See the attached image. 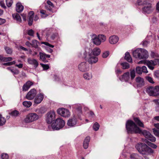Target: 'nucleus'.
Wrapping results in <instances>:
<instances>
[{
	"mask_svg": "<svg viewBox=\"0 0 159 159\" xmlns=\"http://www.w3.org/2000/svg\"><path fill=\"white\" fill-rule=\"evenodd\" d=\"M126 129L128 133L131 134H142L144 137L147 139L151 134L150 132L143 130L142 131L140 129L132 120H128L126 124Z\"/></svg>",
	"mask_w": 159,
	"mask_h": 159,
	"instance_id": "obj_1",
	"label": "nucleus"
},
{
	"mask_svg": "<svg viewBox=\"0 0 159 159\" xmlns=\"http://www.w3.org/2000/svg\"><path fill=\"white\" fill-rule=\"evenodd\" d=\"M135 148L140 153L143 155H150L154 152V151L148 145L142 143H137Z\"/></svg>",
	"mask_w": 159,
	"mask_h": 159,
	"instance_id": "obj_2",
	"label": "nucleus"
},
{
	"mask_svg": "<svg viewBox=\"0 0 159 159\" xmlns=\"http://www.w3.org/2000/svg\"><path fill=\"white\" fill-rule=\"evenodd\" d=\"M135 148L140 153L143 155H150L154 152V151L148 145L142 143H137Z\"/></svg>",
	"mask_w": 159,
	"mask_h": 159,
	"instance_id": "obj_3",
	"label": "nucleus"
},
{
	"mask_svg": "<svg viewBox=\"0 0 159 159\" xmlns=\"http://www.w3.org/2000/svg\"><path fill=\"white\" fill-rule=\"evenodd\" d=\"M65 124L64 120L60 118L56 119L54 122H53L51 126L53 130H58L62 128Z\"/></svg>",
	"mask_w": 159,
	"mask_h": 159,
	"instance_id": "obj_4",
	"label": "nucleus"
},
{
	"mask_svg": "<svg viewBox=\"0 0 159 159\" xmlns=\"http://www.w3.org/2000/svg\"><path fill=\"white\" fill-rule=\"evenodd\" d=\"M89 52L86 51V55L85 57L89 64H93L96 63L98 60V58L93 54H92V50L91 49H89Z\"/></svg>",
	"mask_w": 159,
	"mask_h": 159,
	"instance_id": "obj_5",
	"label": "nucleus"
},
{
	"mask_svg": "<svg viewBox=\"0 0 159 159\" xmlns=\"http://www.w3.org/2000/svg\"><path fill=\"white\" fill-rule=\"evenodd\" d=\"M146 91L150 96H156L159 95V86L148 87L146 89Z\"/></svg>",
	"mask_w": 159,
	"mask_h": 159,
	"instance_id": "obj_6",
	"label": "nucleus"
},
{
	"mask_svg": "<svg viewBox=\"0 0 159 159\" xmlns=\"http://www.w3.org/2000/svg\"><path fill=\"white\" fill-rule=\"evenodd\" d=\"M39 119V116L36 113H32L28 114L24 119L25 123H30L35 121Z\"/></svg>",
	"mask_w": 159,
	"mask_h": 159,
	"instance_id": "obj_7",
	"label": "nucleus"
},
{
	"mask_svg": "<svg viewBox=\"0 0 159 159\" xmlns=\"http://www.w3.org/2000/svg\"><path fill=\"white\" fill-rule=\"evenodd\" d=\"M57 112L58 114L64 117H68L70 116V112L69 111L65 108H59L57 109Z\"/></svg>",
	"mask_w": 159,
	"mask_h": 159,
	"instance_id": "obj_8",
	"label": "nucleus"
},
{
	"mask_svg": "<svg viewBox=\"0 0 159 159\" xmlns=\"http://www.w3.org/2000/svg\"><path fill=\"white\" fill-rule=\"evenodd\" d=\"M46 121L48 124H50L55 118V113L53 111H51L47 114Z\"/></svg>",
	"mask_w": 159,
	"mask_h": 159,
	"instance_id": "obj_9",
	"label": "nucleus"
},
{
	"mask_svg": "<svg viewBox=\"0 0 159 159\" xmlns=\"http://www.w3.org/2000/svg\"><path fill=\"white\" fill-rule=\"evenodd\" d=\"M37 91L34 89H31L26 94L25 98L29 100L33 99L36 95Z\"/></svg>",
	"mask_w": 159,
	"mask_h": 159,
	"instance_id": "obj_10",
	"label": "nucleus"
},
{
	"mask_svg": "<svg viewBox=\"0 0 159 159\" xmlns=\"http://www.w3.org/2000/svg\"><path fill=\"white\" fill-rule=\"evenodd\" d=\"M78 68L82 72L87 71L89 69V64L85 62H81L79 65Z\"/></svg>",
	"mask_w": 159,
	"mask_h": 159,
	"instance_id": "obj_11",
	"label": "nucleus"
},
{
	"mask_svg": "<svg viewBox=\"0 0 159 159\" xmlns=\"http://www.w3.org/2000/svg\"><path fill=\"white\" fill-rule=\"evenodd\" d=\"M77 122V120L75 116H74L68 120L67 125L69 126L74 127L76 125Z\"/></svg>",
	"mask_w": 159,
	"mask_h": 159,
	"instance_id": "obj_12",
	"label": "nucleus"
},
{
	"mask_svg": "<svg viewBox=\"0 0 159 159\" xmlns=\"http://www.w3.org/2000/svg\"><path fill=\"white\" fill-rule=\"evenodd\" d=\"M130 74L127 72L124 73L120 78V80L122 81L128 82L130 79Z\"/></svg>",
	"mask_w": 159,
	"mask_h": 159,
	"instance_id": "obj_13",
	"label": "nucleus"
},
{
	"mask_svg": "<svg viewBox=\"0 0 159 159\" xmlns=\"http://www.w3.org/2000/svg\"><path fill=\"white\" fill-rule=\"evenodd\" d=\"M140 59H146L148 57V52L145 49L140 48Z\"/></svg>",
	"mask_w": 159,
	"mask_h": 159,
	"instance_id": "obj_14",
	"label": "nucleus"
},
{
	"mask_svg": "<svg viewBox=\"0 0 159 159\" xmlns=\"http://www.w3.org/2000/svg\"><path fill=\"white\" fill-rule=\"evenodd\" d=\"M44 98L43 95L42 93L38 94L35 98L34 102L35 103L38 104L42 101Z\"/></svg>",
	"mask_w": 159,
	"mask_h": 159,
	"instance_id": "obj_15",
	"label": "nucleus"
},
{
	"mask_svg": "<svg viewBox=\"0 0 159 159\" xmlns=\"http://www.w3.org/2000/svg\"><path fill=\"white\" fill-rule=\"evenodd\" d=\"M39 54L40 60L44 62H48V61L46 59V58H50V55L41 52H40Z\"/></svg>",
	"mask_w": 159,
	"mask_h": 159,
	"instance_id": "obj_16",
	"label": "nucleus"
},
{
	"mask_svg": "<svg viewBox=\"0 0 159 159\" xmlns=\"http://www.w3.org/2000/svg\"><path fill=\"white\" fill-rule=\"evenodd\" d=\"M146 64L148 67L151 70H153L154 69V66H156L155 59L154 60L147 61Z\"/></svg>",
	"mask_w": 159,
	"mask_h": 159,
	"instance_id": "obj_17",
	"label": "nucleus"
},
{
	"mask_svg": "<svg viewBox=\"0 0 159 159\" xmlns=\"http://www.w3.org/2000/svg\"><path fill=\"white\" fill-rule=\"evenodd\" d=\"M27 61L29 64L34 65V67L35 68L39 65V63L36 59L29 58L27 60Z\"/></svg>",
	"mask_w": 159,
	"mask_h": 159,
	"instance_id": "obj_18",
	"label": "nucleus"
},
{
	"mask_svg": "<svg viewBox=\"0 0 159 159\" xmlns=\"http://www.w3.org/2000/svg\"><path fill=\"white\" fill-rule=\"evenodd\" d=\"M143 11L145 13L149 14L152 11V4L145 6L143 8Z\"/></svg>",
	"mask_w": 159,
	"mask_h": 159,
	"instance_id": "obj_19",
	"label": "nucleus"
},
{
	"mask_svg": "<svg viewBox=\"0 0 159 159\" xmlns=\"http://www.w3.org/2000/svg\"><path fill=\"white\" fill-rule=\"evenodd\" d=\"M135 80L138 86L140 87L144 85V80L143 78L140 77H137L136 78Z\"/></svg>",
	"mask_w": 159,
	"mask_h": 159,
	"instance_id": "obj_20",
	"label": "nucleus"
},
{
	"mask_svg": "<svg viewBox=\"0 0 159 159\" xmlns=\"http://www.w3.org/2000/svg\"><path fill=\"white\" fill-rule=\"evenodd\" d=\"M140 48H138L133 52V55L134 57L136 58H139L140 59Z\"/></svg>",
	"mask_w": 159,
	"mask_h": 159,
	"instance_id": "obj_21",
	"label": "nucleus"
},
{
	"mask_svg": "<svg viewBox=\"0 0 159 159\" xmlns=\"http://www.w3.org/2000/svg\"><path fill=\"white\" fill-rule=\"evenodd\" d=\"M24 9V7L20 2H18L16 5V10L18 12H22Z\"/></svg>",
	"mask_w": 159,
	"mask_h": 159,
	"instance_id": "obj_22",
	"label": "nucleus"
},
{
	"mask_svg": "<svg viewBox=\"0 0 159 159\" xmlns=\"http://www.w3.org/2000/svg\"><path fill=\"white\" fill-rule=\"evenodd\" d=\"M47 2L48 5L45 6V8L50 11H51L52 9L54 7L53 4L49 0Z\"/></svg>",
	"mask_w": 159,
	"mask_h": 159,
	"instance_id": "obj_23",
	"label": "nucleus"
},
{
	"mask_svg": "<svg viewBox=\"0 0 159 159\" xmlns=\"http://www.w3.org/2000/svg\"><path fill=\"white\" fill-rule=\"evenodd\" d=\"M12 16L13 18L14 19L16 20L17 22L20 23L21 22V17L17 13L14 14H12Z\"/></svg>",
	"mask_w": 159,
	"mask_h": 159,
	"instance_id": "obj_24",
	"label": "nucleus"
},
{
	"mask_svg": "<svg viewBox=\"0 0 159 159\" xmlns=\"http://www.w3.org/2000/svg\"><path fill=\"white\" fill-rule=\"evenodd\" d=\"M9 114L13 117H16L19 115V112L17 110H15L9 112Z\"/></svg>",
	"mask_w": 159,
	"mask_h": 159,
	"instance_id": "obj_25",
	"label": "nucleus"
},
{
	"mask_svg": "<svg viewBox=\"0 0 159 159\" xmlns=\"http://www.w3.org/2000/svg\"><path fill=\"white\" fill-rule=\"evenodd\" d=\"M125 59L127 61L129 62H132V60L131 57L128 52H126L125 53Z\"/></svg>",
	"mask_w": 159,
	"mask_h": 159,
	"instance_id": "obj_26",
	"label": "nucleus"
},
{
	"mask_svg": "<svg viewBox=\"0 0 159 159\" xmlns=\"http://www.w3.org/2000/svg\"><path fill=\"white\" fill-rule=\"evenodd\" d=\"M134 120L135 123L137 124L139 126L144 127V125L143 123L137 118H135L134 119Z\"/></svg>",
	"mask_w": 159,
	"mask_h": 159,
	"instance_id": "obj_27",
	"label": "nucleus"
},
{
	"mask_svg": "<svg viewBox=\"0 0 159 159\" xmlns=\"http://www.w3.org/2000/svg\"><path fill=\"white\" fill-rule=\"evenodd\" d=\"M84 78L87 80H89L92 78V75L91 74L86 73L84 75Z\"/></svg>",
	"mask_w": 159,
	"mask_h": 159,
	"instance_id": "obj_28",
	"label": "nucleus"
},
{
	"mask_svg": "<svg viewBox=\"0 0 159 159\" xmlns=\"http://www.w3.org/2000/svg\"><path fill=\"white\" fill-rule=\"evenodd\" d=\"M145 142L147 143V144L149 146H150L151 147H152L154 149L156 148L157 147V145L149 142V141H148L147 140H146L145 141Z\"/></svg>",
	"mask_w": 159,
	"mask_h": 159,
	"instance_id": "obj_29",
	"label": "nucleus"
},
{
	"mask_svg": "<svg viewBox=\"0 0 159 159\" xmlns=\"http://www.w3.org/2000/svg\"><path fill=\"white\" fill-rule=\"evenodd\" d=\"M6 122L5 119L0 114V126L3 125Z\"/></svg>",
	"mask_w": 159,
	"mask_h": 159,
	"instance_id": "obj_30",
	"label": "nucleus"
},
{
	"mask_svg": "<svg viewBox=\"0 0 159 159\" xmlns=\"http://www.w3.org/2000/svg\"><path fill=\"white\" fill-rule=\"evenodd\" d=\"M32 102L30 101H24L23 102V105L25 107L28 108L32 105Z\"/></svg>",
	"mask_w": 159,
	"mask_h": 159,
	"instance_id": "obj_31",
	"label": "nucleus"
},
{
	"mask_svg": "<svg viewBox=\"0 0 159 159\" xmlns=\"http://www.w3.org/2000/svg\"><path fill=\"white\" fill-rule=\"evenodd\" d=\"M92 54L95 56H97L99 54V49L98 48H95L93 50H92Z\"/></svg>",
	"mask_w": 159,
	"mask_h": 159,
	"instance_id": "obj_32",
	"label": "nucleus"
},
{
	"mask_svg": "<svg viewBox=\"0 0 159 159\" xmlns=\"http://www.w3.org/2000/svg\"><path fill=\"white\" fill-rule=\"evenodd\" d=\"M39 44V43L37 40H33L32 42L31 46L37 48Z\"/></svg>",
	"mask_w": 159,
	"mask_h": 159,
	"instance_id": "obj_33",
	"label": "nucleus"
},
{
	"mask_svg": "<svg viewBox=\"0 0 159 159\" xmlns=\"http://www.w3.org/2000/svg\"><path fill=\"white\" fill-rule=\"evenodd\" d=\"M41 16L42 18H44L48 16V14L46 13V11L43 10H41L40 11Z\"/></svg>",
	"mask_w": 159,
	"mask_h": 159,
	"instance_id": "obj_34",
	"label": "nucleus"
},
{
	"mask_svg": "<svg viewBox=\"0 0 159 159\" xmlns=\"http://www.w3.org/2000/svg\"><path fill=\"white\" fill-rule=\"evenodd\" d=\"M121 65L122 66L123 69H127L129 67V64L126 62L122 63Z\"/></svg>",
	"mask_w": 159,
	"mask_h": 159,
	"instance_id": "obj_35",
	"label": "nucleus"
},
{
	"mask_svg": "<svg viewBox=\"0 0 159 159\" xmlns=\"http://www.w3.org/2000/svg\"><path fill=\"white\" fill-rule=\"evenodd\" d=\"M150 55L153 58H159V54L158 53L154 52L153 51L151 52Z\"/></svg>",
	"mask_w": 159,
	"mask_h": 159,
	"instance_id": "obj_36",
	"label": "nucleus"
},
{
	"mask_svg": "<svg viewBox=\"0 0 159 159\" xmlns=\"http://www.w3.org/2000/svg\"><path fill=\"white\" fill-rule=\"evenodd\" d=\"M5 49L7 54H11L12 53V49L9 48V47H5Z\"/></svg>",
	"mask_w": 159,
	"mask_h": 159,
	"instance_id": "obj_37",
	"label": "nucleus"
},
{
	"mask_svg": "<svg viewBox=\"0 0 159 159\" xmlns=\"http://www.w3.org/2000/svg\"><path fill=\"white\" fill-rule=\"evenodd\" d=\"M147 139L152 142H155L156 141V138L153 136L151 134L150 135Z\"/></svg>",
	"mask_w": 159,
	"mask_h": 159,
	"instance_id": "obj_38",
	"label": "nucleus"
},
{
	"mask_svg": "<svg viewBox=\"0 0 159 159\" xmlns=\"http://www.w3.org/2000/svg\"><path fill=\"white\" fill-rule=\"evenodd\" d=\"M93 128L95 131L98 130L99 128V125L97 122L95 123L93 125Z\"/></svg>",
	"mask_w": 159,
	"mask_h": 159,
	"instance_id": "obj_39",
	"label": "nucleus"
},
{
	"mask_svg": "<svg viewBox=\"0 0 159 159\" xmlns=\"http://www.w3.org/2000/svg\"><path fill=\"white\" fill-rule=\"evenodd\" d=\"M109 55V52L108 51L104 52L102 55V57L103 58H107Z\"/></svg>",
	"mask_w": 159,
	"mask_h": 159,
	"instance_id": "obj_40",
	"label": "nucleus"
},
{
	"mask_svg": "<svg viewBox=\"0 0 159 159\" xmlns=\"http://www.w3.org/2000/svg\"><path fill=\"white\" fill-rule=\"evenodd\" d=\"M130 75L131 79H133L135 76V72L134 70L131 71Z\"/></svg>",
	"mask_w": 159,
	"mask_h": 159,
	"instance_id": "obj_41",
	"label": "nucleus"
},
{
	"mask_svg": "<svg viewBox=\"0 0 159 159\" xmlns=\"http://www.w3.org/2000/svg\"><path fill=\"white\" fill-rule=\"evenodd\" d=\"M151 2V0H144L143 5L147 6L148 5H151L152 4Z\"/></svg>",
	"mask_w": 159,
	"mask_h": 159,
	"instance_id": "obj_42",
	"label": "nucleus"
},
{
	"mask_svg": "<svg viewBox=\"0 0 159 159\" xmlns=\"http://www.w3.org/2000/svg\"><path fill=\"white\" fill-rule=\"evenodd\" d=\"M136 71L137 73L138 74H141L142 73V68L139 66H137L136 68Z\"/></svg>",
	"mask_w": 159,
	"mask_h": 159,
	"instance_id": "obj_43",
	"label": "nucleus"
},
{
	"mask_svg": "<svg viewBox=\"0 0 159 159\" xmlns=\"http://www.w3.org/2000/svg\"><path fill=\"white\" fill-rule=\"evenodd\" d=\"M34 13L33 11H31L29 12V19L31 20H33L34 15Z\"/></svg>",
	"mask_w": 159,
	"mask_h": 159,
	"instance_id": "obj_44",
	"label": "nucleus"
},
{
	"mask_svg": "<svg viewBox=\"0 0 159 159\" xmlns=\"http://www.w3.org/2000/svg\"><path fill=\"white\" fill-rule=\"evenodd\" d=\"M6 3L7 6L8 7H10L13 3L12 0H6Z\"/></svg>",
	"mask_w": 159,
	"mask_h": 159,
	"instance_id": "obj_45",
	"label": "nucleus"
},
{
	"mask_svg": "<svg viewBox=\"0 0 159 159\" xmlns=\"http://www.w3.org/2000/svg\"><path fill=\"white\" fill-rule=\"evenodd\" d=\"M30 88L29 86L26 85V84H25L23 85L22 87V90L23 91H27Z\"/></svg>",
	"mask_w": 159,
	"mask_h": 159,
	"instance_id": "obj_46",
	"label": "nucleus"
},
{
	"mask_svg": "<svg viewBox=\"0 0 159 159\" xmlns=\"http://www.w3.org/2000/svg\"><path fill=\"white\" fill-rule=\"evenodd\" d=\"M30 88L29 86L26 85V84H25L23 85L22 87V90L23 91H27Z\"/></svg>",
	"mask_w": 159,
	"mask_h": 159,
	"instance_id": "obj_47",
	"label": "nucleus"
},
{
	"mask_svg": "<svg viewBox=\"0 0 159 159\" xmlns=\"http://www.w3.org/2000/svg\"><path fill=\"white\" fill-rule=\"evenodd\" d=\"M30 88L29 86L26 85V84H25L23 85L22 87V90L23 91H27Z\"/></svg>",
	"mask_w": 159,
	"mask_h": 159,
	"instance_id": "obj_48",
	"label": "nucleus"
},
{
	"mask_svg": "<svg viewBox=\"0 0 159 159\" xmlns=\"http://www.w3.org/2000/svg\"><path fill=\"white\" fill-rule=\"evenodd\" d=\"M40 65L43 67L44 70H47L49 68V65L47 64H44L42 63H40Z\"/></svg>",
	"mask_w": 159,
	"mask_h": 159,
	"instance_id": "obj_49",
	"label": "nucleus"
},
{
	"mask_svg": "<svg viewBox=\"0 0 159 159\" xmlns=\"http://www.w3.org/2000/svg\"><path fill=\"white\" fill-rule=\"evenodd\" d=\"M146 79L147 80H148L149 82L152 84H153L154 83V82L153 80V79L152 78L149 76H146Z\"/></svg>",
	"mask_w": 159,
	"mask_h": 159,
	"instance_id": "obj_50",
	"label": "nucleus"
},
{
	"mask_svg": "<svg viewBox=\"0 0 159 159\" xmlns=\"http://www.w3.org/2000/svg\"><path fill=\"white\" fill-rule=\"evenodd\" d=\"M16 63L15 61H13L11 62H8L7 63H4L3 65L4 66H11L12 65L15 64Z\"/></svg>",
	"mask_w": 159,
	"mask_h": 159,
	"instance_id": "obj_51",
	"label": "nucleus"
},
{
	"mask_svg": "<svg viewBox=\"0 0 159 159\" xmlns=\"http://www.w3.org/2000/svg\"><path fill=\"white\" fill-rule=\"evenodd\" d=\"M153 132L154 135L159 137V130H157L155 129H153Z\"/></svg>",
	"mask_w": 159,
	"mask_h": 159,
	"instance_id": "obj_52",
	"label": "nucleus"
},
{
	"mask_svg": "<svg viewBox=\"0 0 159 159\" xmlns=\"http://www.w3.org/2000/svg\"><path fill=\"white\" fill-rule=\"evenodd\" d=\"M118 37L115 35L111 36L109 38V40H118Z\"/></svg>",
	"mask_w": 159,
	"mask_h": 159,
	"instance_id": "obj_53",
	"label": "nucleus"
},
{
	"mask_svg": "<svg viewBox=\"0 0 159 159\" xmlns=\"http://www.w3.org/2000/svg\"><path fill=\"white\" fill-rule=\"evenodd\" d=\"M1 158L2 159H8V156L6 153H3L1 155Z\"/></svg>",
	"mask_w": 159,
	"mask_h": 159,
	"instance_id": "obj_54",
	"label": "nucleus"
},
{
	"mask_svg": "<svg viewBox=\"0 0 159 159\" xmlns=\"http://www.w3.org/2000/svg\"><path fill=\"white\" fill-rule=\"evenodd\" d=\"M144 0H137V4L139 5H143Z\"/></svg>",
	"mask_w": 159,
	"mask_h": 159,
	"instance_id": "obj_55",
	"label": "nucleus"
},
{
	"mask_svg": "<svg viewBox=\"0 0 159 159\" xmlns=\"http://www.w3.org/2000/svg\"><path fill=\"white\" fill-rule=\"evenodd\" d=\"M95 116V114L92 111H90L89 113V117L90 118H94Z\"/></svg>",
	"mask_w": 159,
	"mask_h": 159,
	"instance_id": "obj_56",
	"label": "nucleus"
},
{
	"mask_svg": "<svg viewBox=\"0 0 159 159\" xmlns=\"http://www.w3.org/2000/svg\"><path fill=\"white\" fill-rule=\"evenodd\" d=\"M12 58L11 57H5L4 62L10 61H12Z\"/></svg>",
	"mask_w": 159,
	"mask_h": 159,
	"instance_id": "obj_57",
	"label": "nucleus"
},
{
	"mask_svg": "<svg viewBox=\"0 0 159 159\" xmlns=\"http://www.w3.org/2000/svg\"><path fill=\"white\" fill-rule=\"evenodd\" d=\"M26 85H28L30 88L31 86L34 83L32 81H28L26 82Z\"/></svg>",
	"mask_w": 159,
	"mask_h": 159,
	"instance_id": "obj_58",
	"label": "nucleus"
},
{
	"mask_svg": "<svg viewBox=\"0 0 159 159\" xmlns=\"http://www.w3.org/2000/svg\"><path fill=\"white\" fill-rule=\"evenodd\" d=\"M142 72L145 73H147L148 72L147 68L145 66H143L142 68Z\"/></svg>",
	"mask_w": 159,
	"mask_h": 159,
	"instance_id": "obj_59",
	"label": "nucleus"
},
{
	"mask_svg": "<svg viewBox=\"0 0 159 159\" xmlns=\"http://www.w3.org/2000/svg\"><path fill=\"white\" fill-rule=\"evenodd\" d=\"M34 33V31L32 29L28 31V34L31 36H33Z\"/></svg>",
	"mask_w": 159,
	"mask_h": 159,
	"instance_id": "obj_60",
	"label": "nucleus"
},
{
	"mask_svg": "<svg viewBox=\"0 0 159 159\" xmlns=\"http://www.w3.org/2000/svg\"><path fill=\"white\" fill-rule=\"evenodd\" d=\"M42 43L44 44L47 46H48L49 47H51V48H53L54 47V46L53 45H51L47 42H43Z\"/></svg>",
	"mask_w": 159,
	"mask_h": 159,
	"instance_id": "obj_61",
	"label": "nucleus"
},
{
	"mask_svg": "<svg viewBox=\"0 0 159 159\" xmlns=\"http://www.w3.org/2000/svg\"><path fill=\"white\" fill-rule=\"evenodd\" d=\"M90 140V138L89 137H87L85 139L84 142L89 144V142Z\"/></svg>",
	"mask_w": 159,
	"mask_h": 159,
	"instance_id": "obj_62",
	"label": "nucleus"
},
{
	"mask_svg": "<svg viewBox=\"0 0 159 159\" xmlns=\"http://www.w3.org/2000/svg\"><path fill=\"white\" fill-rule=\"evenodd\" d=\"M0 5L2 7L4 8H6V6H5L4 2L3 1H1L0 2Z\"/></svg>",
	"mask_w": 159,
	"mask_h": 159,
	"instance_id": "obj_63",
	"label": "nucleus"
},
{
	"mask_svg": "<svg viewBox=\"0 0 159 159\" xmlns=\"http://www.w3.org/2000/svg\"><path fill=\"white\" fill-rule=\"evenodd\" d=\"M6 22V20L4 19L0 18V25L5 23Z\"/></svg>",
	"mask_w": 159,
	"mask_h": 159,
	"instance_id": "obj_64",
	"label": "nucleus"
}]
</instances>
